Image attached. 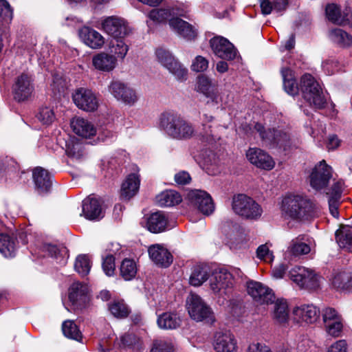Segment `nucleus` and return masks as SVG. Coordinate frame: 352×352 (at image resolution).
I'll return each instance as SVG.
<instances>
[{"instance_id":"dca6fc26","label":"nucleus","mask_w":352,"mask_h":352,"mask_svg":"<svg viewBox=\"0 0 352 352\" xmlns=\"http://www.w3.org/2000/svg\"><path fill=\"white\" fill-rule=\"evenodd\" d=\"M248 293L258 303L270 304L275 300L273 291L264 284L251 280L248 283Z\"/></svg>"},{"instance_id":"f704fd0d","label":"nucleus","mask_w":352,"mask_h":352,"mask_svg":"<svg viewBox=\"0 0 352 352\" xmlns=\"http://www.w3.org/2000/svg\"><path fill=\"white\" fill-rule=\"evenodd\" d=\"M209 274L210 270L207 265H196L192 268L189 283L195 287L200 286L208 279Z\"/></svg>"},{"instance_id":"f3484780","label":"nucleus","mask_w":352,"mask_h":352,"mask_svg":"<svg viewBox=\"0 0 352 352\" xmlns=\"http://www.w3.org/2000/svg\"><path fill=\"white\" fill-rule=\"evenodd\" d=\"M75 104L86 111H94L98 107V100L95 94L87 89L79 88L72 96Z\"/></svg>"},{"instance_id":"0e129e2a","label":"nucleus","mask_w":352,"mask_h":352,"mask_svg":"<svg viewBox=\"0 0 352 352\" xmlns=\"http://www.w3.org/2000/svg\"><path fill=\"white\" fill-rule=\"evenodd\" d=\"M344 182L342 181H338L335 182L331 186V191L327 193L329 199L340 200Z\"/></svg>"},{"instance_id":"49530a36","label":"nucleus","mask_w":352,"mask_h":352,"mask_svg":"<svg viewBox=\"0 0 352 352\" xmlns=\"http://www.w3.org/2000/svg\"><path fill=\"white\" fill-rule=\"evenodd\" d=\"M76 271L82 276H87L91 269V262L87 255H79L74 264Z\"/></svg>"},{"instance_id":"5701e85b","label":"nucleus","mask_w":352,"mask_h":352,"mask_svg":"<svg viewBox=\"0 0 352 352\" xmlns=\"http://www.w3.org/2000/svg\"><path fill=\"white\" fill-rule=\"evenodd\" d=\"M32 178L36 191L39 195H45L52 188L51 175L42 167H36L32 172Z\"/></svg>"},{"instance_id":"bf43d9fd","label":"nucleus","mask_w":352,"mask_h":352,"mask_svg":"<svg viewBox=\"0 0 352 352\" xmlns=\"http://www.w3.org/2000/svg\"><path fill=\"white\" fill-rule=\"evenodd\" d=\"M102 269L106 275L111 276L114 274L116 265H115V258L113 255H107L103 258Z\"/></svg>"},{"instance_id":"338daca9","label":"nucleus","mask_w":352,"mask_h":352,"mask_svg":"<svg viewBox=\"0 0 352 352\" xmlns=\"http://www.w3.org/2000/svg\"><path fill=\"white\" fill-rule=\"evenodd\" d=\"M191 177L188 172L180 171L175 174V181L178 185H186L190 183Z\"/></svg>"},{"instance_id":"c85d7f7f","label":"nucleus","mask_w":352,"mask_h":352,"mask_svg":"<svg viewBox=\"0 0 352 352\" xmlns=\"http://www.w3.org/2000/svg\"><path fill=\"white\" fill-rule=\"evenodd\" d=\"M326 16L329 21L337 24L344 25L350 22L349 12L346 9L343 13L340 6L336 3L327 4L325 9Z\"/></svg>"},{"instance_id":"a18cd8bd","label":"nucleus","mask_w":352,"mask_h":352,"mask_svg":"<svg viewBox=\"0 0 352 352\" xmlns=\"http://www.w3.org/2000/svg\"><path fill=\"white\" fill-rule=\"evenodd\" d=\"M109 45L111 53L117 56V58L123 59L127 54L129 46L122 41V38H114Z\"/></svg>"},{"instance_id":"37998d69","label":"nucleus","mask_w":352,"mask_h":352,"mask_svg":"<svg viewBox=\"0 0 352 352\" xmlns=\"http://www.w3.org/2000/svg\"><path fill=\"white\" fill-rule=\"evenodd\" d=\"M336 239L341 248L347 250L352 241V226H341L336 232Z\"/></svg>"},{"instance_id":"052dcab7","label":"nucleus","mask_w":352,"mask_h":352,"mask_svg":"<svg viewBox=\"0 0 352 352\" xmlns=\"http://www.w3.org/2000/svg\"><path fill=\"white\" fill-rule=\"evenodd\" d=\"M66 153L68 157L75 160H80L83 155L81 146L78 144H67Z\"/></svg>"},{"instance_id":"603ef678","label":"nucleus","mask_w":352,"mask_h":352,"mask_svg":"<svg viewBox=\"0 0 352 352\" xmlns=\"http://www.w3.org/2000/svg\"><path fill=\"white\" fill-rule=\"evenodd\" d=\"M343 322L344 320L342 318L341 320H338L324 325L327 334L334 338L340 337L344 327Z\"/></svg>"},{"instance_id":"864d4df0","label":"nucleus","mask_w":352,"mask_h":352,"mask_svg":"<svg viewBox=\"0 0 352 352\" xmlns=\"http://www.w3.org/2000/svg\"><path fill=\"white\" fill-rule=\"evenodd\" d=\"M109 311L117 318H125L128 316L129 310L123 302H114L109 305Z\"/></svg>"},{"instance_id":"393cba45","label":"nucleus","mask_w":352,"mask_h":352,"mask_svg":"<svg viewBox=\"0 0 352 352\" xmlns=\"http://www.w3.org/2000/svg\"><path fill=\"white\" fill-rule=\"evenodd\" d=\"M168 23L173 31L186 40H192L197 36V32L194 27L179 17H171Z\"/></svg>"},{"instance_id":"20e7f679","label":"nucleus","mask_w":352,"mask_h":352,"mask_svg":"<svg viewBox=\"0 0 352 352\" xmlns=\"http://www.w3.org/2000/svg\"><path fill=\"white\" fill-rule=\"evenodd\" d=\"M300 88L305 100L311 107L319 109L325 107L327 100L322 88L311 74H305L301 77Z\"/></svg>"},{"instance_id":"e433bc0d","label":"nucleus","mask_w":352,"mask_h":352,"mask_svg":"<svg viewBox=\"0 0 352 352\" xmlns=\"http://www.w3.org/2000/svg\"><path fill=\"white\" fill-rule=\"evenodd\" d=\"M307 241L308 239H306L305 236L300 235L292 241L288 251L296 256L307 254L311 251Z\"/></svg>"},{"instance_id":"7ed1b4c3","label":"nucleus","mask_w":352,"mask_h":352,"mask_svg":"<svg viewBox=\"0 0 352 352\" xmlns=\"http://www.w3.org/2000/svg\"><path fill=\"white\" fill-rule=\"evenodd\" d=\"M283 210L292 219H308L316 214L313 203L299 195L285 197L283 201Z\"/></svg>"},{"instance_id":"f8f14e48","label":"nucleus","mask_w":352,"mask_h":352,"mask_svg":"<svg viewBox=\"0 0 352 352\" xmlns=\"http://www.w3.org/2000/svg\"><path fill=\"white\" fill-rule=\"evenodd\" d=\"M254 129L259 133L261 138L269 144H276L284 150L290 147V137L285 132L270 129L266 131L264 126L260 123H256Z\"/></svg>"},{"instance_id":"e2e57ef3","label":"nucleus","mask_w":352,"mask_h":352,"mask_svg":"<svg viewBox=\"0 0 352 352\" xmlns=\"http://www.w3.org/2000/svg\"><path fill=\"white\" fill-rule=\"evenodd\" d=\"M256 255L259 259L267 262H271L274 259L272 252L270 251L267 244L258 246L256 250Z\"/></svg>"},{"instance_id":"5fc2aeb1","label":"nucleus","mask_w":352,"mask_h":352,"mask_svg":"<svg viewBox=\"0 0 352 352\" xmlns=\"http://www.w3.org/2000/svg\"><path fill=\"white\" fill-rule=\"evenodd\" d=\"M321 314L324 325L338 320H341L342 318L338 311L332 307H325L322 309Z\"/></svg>"},{"instance_id":"3c124183","label":"nucleus","mask_w":352,"mask_h":352,"mask_svg":"<svg viewBox=\"0 0 352 352\" xmlns=\"http://www.w3.org/2000/svg\"><path fill=\"white\" fill-rule=\"evenodd\" d=\"M36 118L43 124H50L55 119V114L52 108L42 107L40 108Z\"/></svg>"},{"instance_id":"6e6d98bb","label":"nucleus","mask_w":352,"mask_h":352,"mask_svg":"<svg viewBox=\"0 0 352 352\" xmlns=\"http://www.w3.org/2000/svg\"><path fill=\"white\" fill-rule=\"evenodd\" d=\"M47 250L52 257L59 260V263L62 264L66 263L65 255L67 253V250L65 248H62L60 249L56 245H49L47 247Z\"/></svg>"},{"instance_id":"774afa93","label":"nucleus","mask_w":352,"mask_h":352,"mask_svg":"<svg viewBox=\"0 0 352 352\" xmlns=\"http://www.w3.org/2000/svg\"><path fill=\"white\" fill-rule=\"evenodd\" d=\"M327 352H347V344L344 340H340L333 343Z\"/></svg>"},{"instance_id":"09e8293b","label":"nucleus","mask_w":352,"mask_h":352,"mask_svg":"<svg viewBox=\"0 0 352 352\" xmlns=\"http://www.w3.org/2000/svg\"><path fill=\"white\" fill-rule=\"evenodd\" d=\"M173 14V9H153L149 12L148 16L154 21L162 23L166 21Z\"/></svg>"},{"instance_id":"f257e3e1","label":"nucleus","mask_w":352,"mask_h":352,"mask_svg":"<svg viewBox=\"0 0 352 352\" xmlns=\"http://www.w3.org/2000/svg\"><path fill=\"white\" fill-rule=\"evenodd\" d=\"M159 127L167 136L177 140H189L195 134V129L190 122L172 111L160 115Z\"/></svg>"},{"instance_id":"6ab92c4d","label":"nucleus","mask_w":352,"mask_h":352,"mask_svg":"<svg viewBox=\"0 0 352 352\" xmlns=\"http://www.w3.org/2000/svg\"><path fill=\"white\" fill-rule=\"evenodd\" d=\"M34 90L30 77L26 74L18 76L12 86L14 98L18 102L28 100Z\"/></svg>"},{"instance_id":"c03bdc74","label":"nucleus","mask_w":352,"mask_h":352,"mask_svg":"<svg viewBox=\"0 0 352 352\" xmlns=\"http://www.w3.org/2000/svg\"><path fill=\"white\" fill-rule=\"evenodd\" d=\"M64 336L68 338L82 342V335L74 320H65L62 324Z\"/></svg>"},{"instance_id":"2f4dec72","label":"nucleus","mask_w":352,"mask_h":352,"mask_svg":"<svg viewBox=\"0 0 352 352\" xmlns=\"http://www.w3.org/2000/svg\"><path fill=\"white\" fill-rule=\"evenodd\" d=\"M140 182L138 175L135 173L129 175L122 184L121 196L126 199H129L133 197L139 190Z\"/></svg>"},{"instance_id":"69168bd1","label":"nucleus","mask_w":352,"mask_h":352,"mask_svg":"<svg viewBox=\"0 0 352 352\" xmlns=\"http://www.w3.org/2000/svg\"><path fill=\"white\" fill-rule=\"evenodd\" d=\"M0 16L6 21L12 18V10L6 0H0Z\"/></svg>"},{"instance_id":"ea45409f","label":"nucleus","mask_w":352,"mask_h":352,"mask_svg":"<svg viewBox=\"0 0 352 352\" xmlns=\"http://www.w3.org/2000/svg\"><path fill=\"white\" fill-rule=\"evenodd\" d=\"M285 91L289 95L295 96L298 92V86L294 77L292 71L288 68L281 70Z\"/></svg>"},{"instance_id":"72a5a7b5","label":"nucleus","mask_w":352,"mask_h":352,"mask_svg":"<svg viewBox=\"0 0 352 352\" xmlns=\"http://www.w3.org/2000/svg\"><path fill=\"white\" fill-rule=\"evenodd\" d=\"M156 201L161 207H171L179 204L182 197L175 190H165L156 197Z\"/></svg>"},{"instance_id":"0eeeda50","label":"nucleus","mask_w":352,"mask_h":352,"mask_svg":"<svg viewBox=\"0 0 352 352\" xmlns=\"http://www.w3.org/2000/svg\"><path fill=\"white\" fill-rule=\"evenodd\" d=\"M209 285L213 294L224 297L231 292L233 287V276L225 268L216 269L211 274Z\"/></svg>"},{"instance_id":"a19ab883","label":"nucleus","mask_w":352,"mask_h":352,"mask_svg":"<svg viewBox=\"0 0 352 352\" xmlns=\"http://www.w3.org/2000/svg\"><path fill=\"white\" fill-rule=\"evenodd\" d=\"M16 241L8 234H0V252L5 257H12L16 252Z\"/></svg>"},{"instance_id":"ddd939ff","label":"nucleus","mask_w":352,"mask_h":352,"mask_svg":"<svg viewBox=\"0 0 352 352\" xmlns=\"http://www.w3.org/2000/svg\"><path fill=\"white\" fill-rule=\"evenodd\" d=\"M331 177V167L324 160H322L312 169L309 175V183L314 189L320 190L327 186Z\"/></svg>"},{"instance_id":"79ce46f5","label":"nucleus","mask_w":352,"mask_h":352,"mask_svg":"<svg viewBox=\"0 0 352 352\" xmlns=\"http://www.w3.org/2000/svg\"><path fill=\"white\" fill-rule=\"evenodd\" d=\"M137 265L133 259L124 258L120 266V274L125 280H131L135 277Z\"/></svg>"},{"instance_id":"58836bf2","label":"nucleus","mask_w":352,"mask_h":352,"mask_svg":"<svg viewBox=\"0 0 352 352\" xmlns=\"http://www.w3.org/2000/svg\"><path fill=\"white\" fill-rule=\"evenodd\" d=\"M332 285L340 289H352V270L336 274L332 279Z\"/></svg>"},{"instance_id":"1a4fd4ad","label":"nucleus","mask_w":352,"mask_h":352,"mask_svg":"<svg viewBox=\"0 0 352 352\" xmlns=\"http://www.w3.org/2000/svg\"><path fill=\"white\" fill-rule=\"evenodd\" d=\"M156 56L159 62L178 80L187 79L188 69L175 59L169 51L158 49L156 51Z\"/></svg>"},{"instance_id":"680f3d73","label":"nucleus","mask_w":352,"mask_h":352,"mask_svg":"<svg viewBox=\"0 0 352 352\" xmlns=\"http://www.w3.org/2000/svg\"><path fill=\"white\" fill-rule=\"evenodd\" d=\"M191 67L195 72H204L208 67V60L201 56H197L193 60Z\"/></svg>"},{"instance_id":"4c0bfd02","label":"nucleus","mask_w":352,"mask_h":352,"mask_svg":"<svg viewBox=\"0 0 352 352\" xmlns=\"http://www.w3.org/2000/svg\"><path fill=\"white\" fill-rule=\"evenodd\" d=\"M329 38L340 47H349L352 45V36L340 28L329 30Z\"/></svg>"},{"instance_id":"4be33fe9","label":"nucleus","mask_w":352,"mask_h":352,"mask_svg":"<svg viewBox=\"0 0 352 352\" xmlns=\"http://www.w3.org/2000/svg\"><path fill=\"white\" fill-rule=\"evenodd\" d=\"M148 252L150 258L160 267H168L173 263L172 254L162 245H152Z\"/></svg>"},{"instance_id":"9d476101","label":"nucleus","mask_w":352,"mask_h":352,"mask_svg":"<svg viewBox=\"0 0 352 352\" xmlns=\"http://www.w3.org/2000/svg\"><path fill=\"white\" fill-rule=\"evenodd\" d=\"M102 30L113 38H124L131 32L127 22L122 18L111 16L104 18L101 23Z\"/></svg>"},{"instance_id":"4468645a","label":"nucleus","mask_w":352,"mask_h":352,"mask_svg":"<svg viewBox=\"0 0 352 352\" xmlns=\"http://www.w3.org/2000/svg\"><path fill=\"white\" fill-rule=\"evenodd\" d=\"M187 199L190 205L197 208L204 214L209 215L214 210L210 195L204 190H190L187 194Z\"/></svg>"},{"instance_id":"473e14b6","label":"nucleus","mask_w":352,"mask_h":352,"mask_svg":"<svg viewBox=\"0 0 352 352\" xmlns=\"http://www.w3.org/2000/svg\"><path fill=\"white\" fill-rule=\"evenodd\" d=\"M157 322L160 329H175L181 325L182 320L176 312L167 311L158 316Z\"/></svg>"},{"instance_id":"b1692460","label":"nucleus","mask_w":352,"mask_h":352,"mask_svg":"<svg viewBox=\"0 0 352 352\" xmlns=\"http://www.w3.org/2000/svg\"><path fill=\"white\" fill-rule=\"evenodd\" d=\"M214 350L216 352H236V341L230 331H219L215 335Z\"/></svg>"},{"instance_id":"bb28decb","label":"nucleus","mask_w":352,"mask_h":352,"mask_svg":"<svg viewBox=\"0 0 352 352\" xmlns=\"http://www.w3.org/2000/svg\"><path fill=\"white\" fill-rule=\"evenodd\" d=\"M79 36L85 44L92 49L101 48L104 43V38L100 33L89 27H83L79 31Z\"/></svg>"},{"instance_id":"de8ad7c7","label":"nucleus","mask_w":352,"mask_h":352,"mask_svg":"<svg viewBox=\"0 0 352 352\" xmlns=\"http://www.w3.org/2000/svg\"><path fill=\"white\" fill-rule=\"evenodd\" d=\"M19 170L17 162L11 157H6L0 160V174L6 172L9 175L16 174Z\"/></svg>"},{"instance_id":"a211bd4d","label":"nucleus","mask_w":352,"mask_h":352,"mask_svg":"<svg viewBox=\"0 0 352 352\" xmlns=\"http://www.w3.org/2000/svg\"><path fill=\"white\" fill-rule=\"evenodd\" d=\"M210 45L214 54L222 59L233 60L237 54L234 46L226 38L221 36L210 39Z\"/></svg>"},{"instance_id":"39448f33","label":"nucleus","mask_w":352,"mask_h":352,"mask_svg":"<svg viewBox=\"0 0 352 352\" xmlns=\"http://www.w3.org/2000/svg\"><path fill=\"white\" fill-rule=\"evenodd\" d=\"M234 212L243 218L251 220L258 219L263 210L253 199L245 195H238L232 199Z\"/></svg>"},{"instance_id":"6e6552de","label":"nucleus","mask_w":352,"mask_h":352,"mask_svg":"<svg viewBox=\"0 0 352 352\" xmlns=\"http://www.w3.org/2000/svg\"><path fill=\"white\" fill-rule=\"evenodd\" d=\"M290 279L302 288L316 289L320 286L318 275L305 267L295 266L289 270Z\"/></svg>"},{"instance_id":"a878e982","label":"nucleus","mask_w":352,"mask_h":352,"mask_svg":"<svg viewBox=\"0 0 352 352\" xmlns=\"http://www.w3.org/2000/svg\"><path fill=\"white\" fill-rule=\"evenodd\" d=\"M82 214L89 220L102 218V208L99 199L89 196L82 201Z\"/></svg>"},{"instance_id":"9b49d317","label":"nucleus","mask_w":352,"mask_h":352,"mask_svg":"<svg viewBox=\"0 0 352 352\" xmlns=\"http://www.w3.org/2000/svg\"><path fill=\"white\" fill-rule=\"evenodd\" d=\"M108 91L118 101L125 104L133 105L138 100L135 91L119 80H112L108 85Z\"/></svg>"},{"instance_id":"cd10ccee","label":"nucleus","mask_w":352,"mask_h":352,"mask_svg":"<svg viewBox=\"0 0 352 352\" xmlns=\"http://www.w3.org/2000/svg\"><path fill=\"white\" fill-rule=\"evenodd\" d=\"M92 64L99 71L109 72L116 67L117 58L112 54L100 52L93 56Z\"/></svg>"},{"instance_id":"2eb2a0df","label":"nucleus","mask_w":352,"mask_h":352,"mask_svg":"<svg viewBox=\"0 0 352 352\" xmlns=\"http://www.w3.org/2000/svg\"><path fill=\"white\" fill-rule=\"evenodd\" d=\"M69 299L74 309H85L90 301L89 288L81 283H74L69 289Z\"/></svg>"},{"instance_id":"4d7b16f0","label":"nucleus","mask_w":352,"mask_h":352,"mask_svg":"<svg viewBox=\"0 0 352 352\" xmlns=\"http://www.w3.org/2000/svg\"><path fill=\"white\" fill-rule=\"evenodd\" d=\"M173 346L170 342L163 340H155L153 342L151 352H173Z\"/></svg>"},{"instance_id":"423d86ee","label":"nucleus","mask_w":352,"mask_h":352,"mask_svg":"<svg viewBox=\"0 0 352 352\" xmlns=\"http://www.w3.org/2000/svg\"><path fill=\"white\" fill-rule=\"evenodd\" d=\"M186 308L190 318L196 321H214L211 308L196 294H190L186 299Z\"/></svg>"},{"instance_id":"c756f323","label":"nucleus","mask_w":352,"mask_h":352,"mask_svg":"<svg viewBox=\"0 0 352 352\" xmlns=\"http://www.w3.org/2000/svg\"><path fill=\"white\" fill-rule=\"evenodd\" d=\"M71 125L74 132L82 138H91L96 133L94 125L82 118H74L71 122Z\"/></svg>"},{"instance_id":"8fccbe9b","label":"nucleus","mask_w":352,"mask_h":352,"mask_svg":"<svg viewBox=\"0 0 352 352\" xmlns=\"http://www.w3.org/2000/svg\"><path fill=\"white\" fill-rule=\"evenodd\" d=\"M200 119L201 120V126L204 131L203 137L206 140V141H210L213 137L212 123L214 121V117L212 115L204 113Z\"/></svg>"},{"instance_id":"412c9836","label":"nucleus","mask_w":352,"mask_h":352,"mask_svg":"<svg viewBox=\"0 0 352 352\" xmlns=\"http://www.w3.org/2000/svg\"><path fill=\"white\" fill-rule=\"evenodd\" d=\"M246 157L251 164L259 168L272 170L275 165L272 157L261 148H249L246 153Z\"/></svg>"},{"instance_id":"13d9d810","label":"nucleus","mask_w":352,"mask_h":352,"mask_svg":"<svg viewBox=\"0 0 352 352\" xmlns=\"http://www.w3.org/2000/svg\"><path fill=\"white\" fill-rule=\"evenodd\" d=\"M120 341L123 347L131 348L140 345V340L133 333H125L121 336Z\"/></svg>"},{"instance_id":"f03ea898","label":"nucleus","mask_w":352,"mask_h":352,"mask_svg":"<svg viewBox=\"0 0 352 352\" xmlns=\"http://www.w3.org/2000/svg\"><path fill=\"white\" fill-rule=\"evenodd\" d=\"M195 89L208 99L207 104L226 105L233 100L231 92L225 90L219 93L217 85L205 74L197 76Z\"/></svg>"},{"instance_id":"aec40b11","label":"nucleus","mask_w":352,"mask_h":352,"mask_svg":"<svg viewBox=\"0 0 352 352\" xmlns=\"http://www.w3.org/2000/svg\"><path fill=\"white\" fill-rule=\"evenodd\" d=\"M294 320L298 323L313 324L320 316V310L313 305H302L293 309Z\"/></svg>"},{"instance_id":"c9c22d12","label":"nucleus","mask_w":352,"mask_h":352,"mask_svg":"<svg viewBox=\"0 0 352 352\" xmlns=\"http://www.w3.org/2000/svg\"><path fill=\"white\" fill-rule=\"evenodd\" d=\"M273 317L279 324H285L289 320L287 302L284 299H278L274 302Z\"/></svg>"},{"instance_id":"7c9ffc66","label":"nucleus","mask_w":352,"mask_h":352,"mask_svg":"<svg viewBox=\"0 0 352 352\" xmlns=\"http://www.w3.org/2000/svg\"><path fill=\"white\" fill-rule=\"evenodd\" d=\"M168 219L162 212L152 213L147 219L146 226L149 231L160 233L166 230Z\"/></svg>"}]
</instances>
